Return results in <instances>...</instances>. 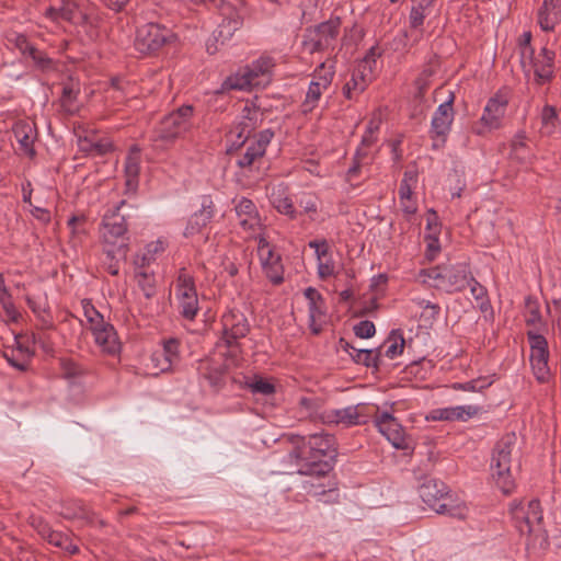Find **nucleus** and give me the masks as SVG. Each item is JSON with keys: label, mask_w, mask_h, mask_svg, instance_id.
<instances>
[{"label": "nucleus", "mask_w": 561, "mask_h": 561, "mask_svg": "<svg viewBox=\"0 0 561 561\" xmlns=\"http://www.w3.org/2000/svg\"><path fill=\"white\" fill-rule=\"evenodd\" d=\"M309 247L314 249L317 260L321 261V259H325L329 255V245L325 240H313L309 242Z\"/></svg>", "instance_id": "338daca9"}, {"label": "nucleus", "mask_w": 561, "mask_h": 561, "mask_svg": "<svg viewBox=\"0 0 561 561\" xmlns=\"http://www.w3.org/2000/svg\"><path fill=\"white\" fill-rule=\"evenodd\" d=\"M518 451V437L515 433L503 435L493 448L490 460L491 477L504 494H510L515 488L512 463Z\"/></svg>", "instance_id": "f03ea898"}, {"label": "nucleus", "mask_w": 561, "mask_h": 561, "mask_svg": "<svg viewBox=\"0 0 561 561\" xmlns=\"http://www.w3.org/2000/svg\"><path fill=\"white\" fill-rule=\"evenodd\" d=\"M259 237L257 254L260 261L265 271L266 276L274 284L283 282V268L280 265V256L274 252L272 245L266 241L265 238Z\"/></svg>", "instance_id": "b1692460"}, {"label": "nucleus", "mask_w": 561, "mask_h": 561, "mask_svg": "<svg viewBox=\"0 0 561 561\" xmlns=\"http://www.w3.org/2000/svg\"><path fill=\"white\" fill-rule=\"evenodd\" d=\"M32 343H35L34 336L32 337ZM33 355L34 350L31 347V339L25 335H15L13 346L3 354L7 362L21 371L27 370Z\"/></svg>", "instance_id": "412c9836"}, {"label": "nucleus", "mask_w": 561, "mask_h": 561, "mask_svg": "<svg viewBox=\"0 0 561 561\" xmlns=\"http://www.w3.org/2000/svg\"><path fill=\"white\" fill-rule=\"evenodd\" d=\"M334 270L335 266L331 256L318 261V274L320 278L324 279L332 276L334 274Z\"/></svg>", "instance_id": "e2e57ef3"}, {"label": "nucleus", "mask_w": 561, "mask_h": 561, "mask_svg": "<svg viewBox=\"0 0 561 561\" xmlns=\"http://www.w3.org/2000/svg\"><path fill=\"white\" fill-rule=\"evenodd\" d=\"M193 106L183 105L164 116L153 131V140L171 144L192 128Z\"/></svg>", "instance_id": "423d86ee"}, {"label": "nucleus", "mask_w": 561, "mask_h": 561, "mask_svg": "<svg viewBox=\"0 0 561 561\" xmlns=\"http://www.w3.org/2000/svg\"><path fill=\"white\" fill-rule=\"evenodd\" d=\"M7 45L18 49L22 56L26 57L27 51L33 46L24 34L18 32H9L5 36Z\"/></svg>", "instance_id": "de8ad7c7"}, {"label": "nucleus", "mask_w": 561, "mask_h": 561, "mask_svg": "<svg viewBox=\"0 0 561 561\" xmlns=\"http://www.w3.org/2000/svg\"><path fill=\"white\" fill-rule=\"evenodd\" d=\"M46 540L50 545L61 548L69 552L70 554H75L78 552V547L70 540V538L67 535L62 533L51 530Z\"/></svg>", "instance_id": "49530a36"}, {"label": "nucleus", "mask_w": 561, "mask_h": 561, "mask_svg": "<svg viewBox=\"0 0 561 561\" xmlns=\"http://www.w3.org/2000/svg\"><path fill=\"white\" fill-rule=\"evenodd\" d=\"M455 95L449 92L448 99L438 105L431 122V136L434 139L433 147L440 148L450 131L454 121L455 112L454 104Z\"/></svg>", "instance_id": "2eb2a0df"}, {"label": "nucleus", "mask_w": 561, "mask_h": 561, "mask_svg": "<svg viewBox=\"0 0 561 561\" xmlns=\"http://www.w3.org/2000/svg\"><path fill=\"white\" fill-rule=\"evenodd\" d=\"M561 21V0H546L538 11V23L541 30L552 31Z\"/></svg>", "instance_id": "7c9ffc66"}, {"label": "nucleus", "mask_w": 561, "mask_h": 561, "mask_svg": "<svg viewBox=\"0 0 561 561\" xmlns=\"http://www.w3.org/2000/svg\"><path fill=\"white\" fill-rule=\"evenodd\" d=\"M273 136V131L265 129L253 140H249L244 152L237 160L238 167L241 169L259 170Z\"/></svg>", "instance_id": "a211bd4d"}, {"label": "nucleus", "mask_w": 561, "mask_h": 561, "mask_svg": "<svg viewBox=\"0 0 561 561\" xmlns=\"http://www.w3.org/2000/svg\"><path fill=\"white\" fill-rule=\"evenodd\" d=\"M419 280L436 289L453 294L463 290L472 280V276L468 266L459 263L422 270L419 273Z\"/></svg>", "instance_id": "7ed1b4c3"}, {"label": "nucleus", "mask_w": 561, "mask_h": 561, "mask_svg": "<svg viewBox=\"0 0 561 561\" xmlns=\"http://www.w3.org/2000/svg\"><path fill=\"white\" fill-rule=\"evenodd\" d=\"M335 456L334 438L328 434H312L301 437L298 445L287 458L296 461V472L302 476L325 477L332 470V463L325 457Z\"/></svg>", "instance_id": "f257e3e1"}, {"label": "nucleus", "mask_w": 561, "mask_h": 561, "mask_svg": "<svg viewBox=\"0 0 561 561\" xmlns=\"http://www.w3.org/2000/svg\"><path fill=\"white\" fill-rule=\"evenodd\" d=\"M525 322L529 327L539 329L543 325L540 305L536 298L528 296L525 299Z\"/></svg>", "instance_id": "37998d69"}, {"label": "nucleus", "mask_w": 561, "mask_h": 561, "mask_svg": "<svg viewBox=\"0 0 561 561\" xmlns=\"http://www.w3.org/2000/svg\"><path fill=\"white\" fill-rule=\"evenodd\" d=\"M467 286H470L471 295L477 300L479 308L482 311H486L490 308V304L486 299L485 288L482 285H480L473 277L472 280H470V284H468Z\"/></svg>", "instance_id": "3c124183"}, {"label": "nucleus", "mask_w": 561, "mask_h": 561, "mask_svg": "<svg viewBox=\"0 0 561 561\" xmlns=\"http://www.w3.org/2000/svg\"><path fill=\"white\" fill-rule=\"evenodd\" d=\"M298 204L302 208L304 213L308 214L311 219H314L313 215H316L318 211L317 196L309 193H305L300 196Z\"/></svg>", "instance_id": "5fc2aeb1"}, {"label": "nucleus", "mask_w": 561, "mask_h": 561, "mask_svg": "<svg viewBox=\"0 0 561 561\" xmlns=\"http://www.w3.org/2000/svg\"><path fill=\"white\" fill-rule=\"evenodd\" d=\"M90 331L94 336L95 344L102 352L111 355L118 353L121 343L114 327L110 322L104 321Z\"/></svg>", "instance_id": "bb28decb"}, {"label": "nucleus", "mask_w": 561, "mask_h": 561, "mask_svg": "<svg viewBox=\"0 0 561 561\" xmlns=\"http://www.w3.org/2000/svg\"><path fill=\"white\" fill-rule=\"evenodd\" d=\"M173 38L171 30L158 23H147L137 28L135 47L141 54H151Z\"/></svg>", "instance_id": "9d476101"}, {"label": "nucleus", "mask_w": 561, "mask_h": 561, "mask_svg": "<svg viewBox=\"0 0 561 561\" xmlns=\"http://www.w3.org/2000/svg\"><path fill=\"white\" fill-rule=\"evenodd\" d=\"M343 347L357 364H363L366 367H378L379 350L356 348L346 342Z\"/></svg>", "instance_id": "4c0bfd02"}, {"label": "nucleus", "mask_w": 561, "mask_h": 561, "mask_svg": "<svg viewBox=\"0 0 561 561\" xmlns=\"http://www.w3.org/2000/svg\"><path fill=\"white\" fill-rule=\"evenodd\" d=\"M140 171V150L133 147L125 160V175L126 184L128 187L137 185L138 175Z\"/></svg>", "instance_id": "58836bf2"}, {"label": "nucleus", "mask_w": 561, "mask_h": 561, "mask_svg": "<svg viewBox=\"0 0 561 561\" xmlns=\"http://www.w3.org/2000/svg\"><path fill=\"white\" fill-rule=\"evenodd\" d=\"M540 133L546 136H550L556 133L559 126V116L557 111L551 105L543 106L540 113Z\"/></svg>", "instance_id": "79ce46f5"}, {"label": "nucleus", "mask_w": 561, "mask_h": 561, "mask_svg": "<svg viewBox=\"0 0 561 561\" xmlns=\"http://www.w3.org/2000/svg\"><path fill=\"white\" fill-rule=\"evenodd\" d=\"M240 7V0H234V2H231L230 0H221L219 14L222 18V21L215 32V39L220 44H225L229 41L234 32L241 27L243 15Z\"/></svg>", "instance_id": "f3484780"}, {"label": "nucleus", "mask_w": 561, "mask_h": 561, "mask_svg": "<svg viewBox=\"0 0 561 561\" xmlns=\"http://www.w3.org/2000/svg\"><path fill=\"white\" fill-rule=\"evenodd\" d=\"M15 138L20 145V149L27 156L33 157L35 154L33 144V128L30 125L22 124L16 125L14 128Z\"/></svg>", "instance_id": "a19ab883"}, {"label": "nucleus", "mask_w": 561, "mask_h": 561, "mask_svg": "<svg viewBox=\"0 0 561 561\" xmlns=\"http://www.w3.org/2000/svg\"><path fill=\"white\" fill-rule=\"evenodd\" d=\"M44 15L53 22L62 20L72 25H85L89 23L88 13L73 0H60L59 5L48 7Z\"/></svg>", "instance_id": "aec40b11"}, {"label": "nucleus", "mask_w": 561, "mask_h": 561, "mask_svg": "<svg viewBox=\"0 0 561 561\" xmlns=\"http://www.w3.org/2000/svg\"><path fill=\"white\" fill-rule=\"evenodd\" d=\"M222 339L230 348L233 357L238 356V340L244 337L250 331L247 317L238 310H229L221 317Z\"/></svg>", "instance_id": "ddd939ff"}, {"label": "nucleus", "mask_w": 561, "mask_h": 561, "mask_svg": "<svg viewBox=\"0 0 561 561\" xmlns=\"http://www.w3.org/2000/svg\"><path fill=\"white\" fill-rule=\"evenodd\" d=\"M480 412L477 405H457L437 409L434 411V419L443 421H462L466 422L474 417Z\"/></svg>", "instance_id": "2f4dec72"}, {"label": "nucleus", "mask_w": 561, "mask_h": 561, "mask_svg": "<svg viewBox=\"0 0 561 561\" xmlns=\"http://www.w3.org/2000/svg\"><path fill=\"white\" fill-rule=\"evenodd\" d=\"M240 227L251 237L260 236L262 220L255 204L245 197L240 198L234 206Z\"/></svg>", "instance_id": "5701e85b"}, {"label": "nucleus", "mask_w": 561, "mask_h": 561, "mask_svg": "<svg viewBox=\"0 0 561 561\" xmlns=\"http://www.w3.org/2000/svg\"><path fill=\"white\" fill-rule=\"evenodd\" d=\"M417 306L422 308L421 317L424 319L425 322L433 323L437 320L440 307L437 304H433L425 299H420L416 301Z\"/></svg>", "instance_id": "8fccbe9b"}, {"label": "nucleus", "mask_w": 561, "mask_h": 561, "mask_svg": "<svg viewBox=\"0 0 561 561\" xmlns=\"http://www.w3.org/2000/svg\"><path fill=\"white\" fill-rule=\"evenodd\" d=\"M82 308L84 317L89 323L90 330L94 329L95 327L100 325L105 321L103 316L94 308V306L90 301L83 300Z\"/></svg>", "instance_id": "603ef678"}, {"label": "nucleus", "mask_w": 561, "mask_h": 561, "mask_svg": "<svg viewBox=\"0 0 561 561\" xmlns=\"http://www.w3.org/2000/svg\"><path fill=\"white\" fill-rule=\"evenodd\" d=\"M419 494L422 501L437 514L459 519L465 518L468 514L466 504L454 500L448 486L443 481L434 479L425 481L421 484Z\"/></svg>", "instance_id": "39448f33"}, {"label": "nucleus", "mask_w": 561, "mask_h": 561, "mask_svg": "<svg viewBox=\"0 0 561 561\" xmlns=\"http://www.w3.org/2000/svg\"><path fill=\"white\" fill-rule=\"evenodd\" d=\"M180 342L176 339H169L163 342L162 348L152 353L150 360L156 369L154 375L171 371L180 363Z\"/></svg>", "instance_id": "4be33fe9"}, {"label": "nucleus", "mask_w": 561, "mask_h": 561, "mask_svg": "<svg viewBox=\"0 0 561 561\" xmlns=\"http://www.w3.org/2000/svg\"><path fill=\"white\" fill-rule=\"evenodd\" d=\"M176 298L181 314L193 320L198 311V298L193 276L185 267L179 271L176 279Z\"/></svg>", "instance_id": "f8f14e48"}, {"label": "nucleus", "mask_w": 561, "mask_h": 561, "mask_svg": "<svg viewBox=\"0 0 561 561\" xmlns=\"http://www.w3.org/2000/svg\"><path fill=\"white\" fill-rule=\"evenodd\" d=\"M272 205L276 210L283 215L288 216L290 219L296 218L297 211L294 207L291 199L287 194V188L283 184L273 186L268 194Z\"/></svg>", "instance_id": "473e14b6"}, {"label": "nucleus", "mask_w": 561, "mask_h": 561, "mask_svg": "<svg viewBox=\"0 0 561 561\" xmlns=\"http://www.w3.org/2000/svg\"><path fill=\"white\" fill-rule=\"evenodd\" d=\"M491 385V381H486L485 379H477V380H470L463 383H457L455 385L456 389H461L463 391H479L482 390Z\"/></svg>", "instance_id": "0e129e2a"}, {"label": "nucleus", "mask_w": 561, "mask_h": 561, "mask_svg": "<svg viewBox=\"0 0 561 561\" xmlns=\"http://www.w3.org/2000/svg\"><path fill=\"white\" fill-rule=\"evenodd\" d=\"M374 424L378 432L385 436L396 449L404 450L410 447L408 435L398 419L393 416L392 412L377 410L374 415Z\"/></svg>", "instance_id": "4468645a"}, {"label": "nucleus", "mask_w": 561, "mask_h": 561, "mask_svg": "<svg viewBox=\"0 0 561 561\" xmlns=\"http://www.w3.org/2000/svg\"><path fill=\"white\" fill-rule=\"evenodd\" d=\"M213 217L214 203L208 196H204L202 199V208L198 211L194 213L188 219V222L184 230V236L192 237L201 232L202 229L206 227L207 224L210 222Z\"/></svg>", "instance_id": "c85d7f7f"}, {"label": "nucleus", "mask_w": 561, "mask_h": 561, "mask_svg": "<svg viewBox=\"0 0 561 561\" xmlns=\"http://www.w3.org/2000/svg\"><path fill=\"white\" fill-rule=\"evenodd\" d=\"M334 77L332 66L327 67L321 64L314 71L313 78L309 83L306 98L301 103V112L307 114L312 112L321 99V95L330 88Z\"/></svg>", "instance_id": "dca6fc26"}, {"label": "nucleus", "mask_w": 561, "mask_h": 561, "mask_svg": "<svg viewBox=\"0 0 561 561\" xmlns=\"http://www.w3.org/2000/svg\"><path fill=\"white\" fill-rule=\"evenodd\" d=\"M84 222V218L83 217H77V216H72L69 220H68V226L71 230V234L73 237V239H78L80 240V236L85 233V230L82 226V224Z\"/></svg>", "instance_id": "69168bd1"}, {"label": "nucleus", "mask_w": 561, "mask_h": 561, "mask_svg": "<svg viewBox=\"0 0 561 561\" xmlns=\"http://www.w3.org/2000/svg\"><path fill=\"white\" fill-rule=\"evenodd\" d=\"M104 255H105V260L103 263H104L106 271L113 276L118 275L119 262L122 260H125L127 255H118V254H112V255L104 254Z\"/></svg>", "instance_id": "680f3d73"}, {"label": "nucleus", "mask_w": 561, "mask_h": 561, "mask_svg": "<svg viewBox=\"0 0 561 561\" xmlns=\"http://www.w3.org/2000/svg\"><path fill=\"white\" fill-rule=\"evenodd\" d=\"M198 373L214 389H219L224 383L225 368L220 364H214L208 359L203 360L198 367Z\"/></svg>", "instance_id": "c9c22d12"}, {"label": "nucleus", "mask_w": 561, "mask_h": 561, "mask_svg": "<svg viewBox=\"0 0 561 561\" xmlns=\"http://www.w3.org/2000/svg\"><path fill=\"white\" fill-rule=\"evenodd\" d=\"M341 20L330 19L317 26L306 30L302 46L306 51L313 54L333 46L340 33Z\"/></svg>", "instance_id": "6e6552de"}, {"label": "nucleus", "mask_w": 561, "mask_h": 561, "mask_svg": "<svg viewBox=\"0 0 561 561\" xmlns=\"http://www.w3.org/2000/svg\"><path fill=\"white\" fill-rule=\"evenodd\" d=\"M510 511L520 534H530L542 519V511L538 500L529 501L527 507L522 503H512Z\"/></svg>", "instance_id": "6ab92c4d"}, {"label": "nucleus", "mask_w": 561, "mask_h": 561, "mask_svg": "<svg viewBox=\"0 0 561 561\" xmlns=\"http://www.w3.org/2000/svg\"><path fill=\"white\" fill-rule=\"evenodd\" d=\"M527 339L530 346V365L533 373L539 382H548L551 376L548 366V342L542 334L534 330L527 332Z\"/></svg>", "instance_id": "9b49d317"}, {"label": "nucleus", "mask_w": 561, "mask_h": 561, "mask_svg": "<svg viewBox=\"0 0 561 561\" xmlns=\"http://www.w3.org/2000/svg\"><path fill=\"white\" fill-rule=\"evenodd\" d=\"M377 135L370 133H364L360 141V146L356 150V157H367L368 150L376 144Z\"/></svg>", "instance_id": "052dcab7"}, {"label": "nucleus", "mask_w": 561, "mask_h": 561, "mask_svg": "<svg viewBox=\"0 0 561 561\" xmlns=\"http://www.w3.org/2000/svg\"><path fill=\"white\" fill-rule=\"evenodd\" d=\"M510 100L511 94L507 89L499 90L488 100L483 110V114L480 118L481 126L476 130L478 135H482L485 131H491L502 127Z\"/></svg>", "instance_id": "1a4fd4ad"}, {"label": "nucleus", "mask_w": 561, "mask_h": 561, "mask_svg": "<svg viewBox=\"0 0 561 561\" xmlns=\"http://www.w3.org/2000/svg\"><path fill=\"white\" fill-rule=\"evenodd\" d=\"M354 334L359 339H370L376 333L375 324L369 320L358 322L353 328Z\"/></svg>", "instance_id": "4d7b16f0"}, {"label": "nucleus", "mask_w": 561, "mask_h": 561, "mask_svg": "<svg viewBox=\"0 0 561 561\" xmlns=\"http://www.w3.org/2000/svg\"><path fill=\"white\" fill-rule=\"evenodd\" d=\"M32 526L36 529V531L38 533V535L44 538V539H47V537L49 536V534L51 533V528L49 527V525L44 520L42 519L41 517H33L32 519Z\"/></svg>", "instance_id": "774afa93"}, {"label": "nucleus", "mask_w": 561, "mask_h": 561, "mask_svg": "<svg viewBox=\"0 0 561 561\" xmlns=\"http://www.w3.org/2000/svg\"><path fill=\"white\" fill-rule=\"evenodd\" d=\"M531 42V34L530 32H525L519 37V51H520V58L522 62L525 66L527 60H533L534 50L530 46Z\"/></svg>", "instance_id": "6e6d98bb"}, {"label": "nucleus", "mask_w": 561, "mask_h": 561, "mask_svg": "<svg viewBox=\"0 0 561 561\" xmlns=\"http://www.w3.org/2000/svg\"><path fill=\"white\" fill-rule=\"evenodd\" d=\"M375 48H371L366 56L355 66L351 78L343 87V95L348 100L356 99L362 94L375 78L377 57Z\"/></svg>", "instance_id": "0eeeda50"}, {"label": "nucleus", "mask_w": 561, "mask_h": 561, "mask_svg": "<svg viewBox=\"0 0 561 561\" xmlns=\"http://www.w3.org/2000/svg\"><path fill=\"white\" fill-rule=\"evenodd\" d=\"M249 388L253 393H260L263 396H270L275 392L274 385L263 378L253 380L249 383Z\"/></svg>", "instance_id": "13d9d810"}, {"label": "nucleus", "mask_w": 561, "mask_h": 561, "mask_svg": "<svg viewBox=\"0 0 561 561\" xmlns=\"http://www.w3.org/2000/svg\"><path fill=\"white\" fill-rule=\"evenodd\" d=\"M364 404L350 405L343 409H333L325 411L322 420L328 424L343 425L345 427L355 426L364 423L362 420V409Z\"/></svg>", "instance_id": "a878e982"}, {"label": "nucleus", "mask_w": 561, "mask_h": 561, "mask_svg": "<svg viewBox=\"0 0 561 561\" xmlns=\"http://www.w3.org/2000/svg\"><path fill=\"white\" fill-rule=\"evenodd\" d=\"M554 54L547 48H542L537 57H533V60H528L534 68L535 76L539 83H543L552 77Z\"/></svg>", "instance_id": "72a5a7b5"}, {"label": "nucleus", "mask_w": 561, "mask_h": 561, "mask_svg": "<svg viewBox=\"0 0 561 561\" xmlns=\"http://www.w3.org/2000/svg\"><path fill=\"white\" fill-rule=\"evenodd\" d=\"M416 183V174L412 171H405L399 187V199L412 196V186Z\"/></svg>", "instance_id": "864d4df0"}, {"label": "nucleus", "mask_w": 561, "mask_h": 561, "mask_svg": "<svg viewBox=\"0 0 561 561\" xmlns=\"http://www.w3.org/2000/svg\"><path fill=\"white\" fill-rule=\"evenodd\" d=\"M308 300L309 328L313 334H319L327 322V305L322 295L313 287L305 290Z\"/></svg>", "instance_id": "393cba45"}, {"label": "nucleus", "mask_w": 561, "mask_h": 561, "mask_svg": "<svg viewBox=\"0 0 561 561\" xmlns=\"http://www.w3.org/2000/svg\"><path fill=\"white\" fill-rule=\"evenodd\" d=\"M80 92L79 82L72 79L68 80L62 85L60 104L65 112L73 114L78 111V95Z\"/></svg>", "instance_id": "e433bc0d"}, {"label": "nucleus", "mask_w": 561, "mask_h": 561, "mask_svg": "<svg viewBox=\"0 0 561 561\" xmlns=\"http://www.w3.org/2000/svg\"><path fill=\"white\" fill-rule=\"evenodd\" d=\"M260 116L261 113L259 110L245 105L242 110L240 122L233 130H231L230 135L236 136L241 140L240 144L243 145L249 139L251 133L255 129Z\"/></svg>", "instance_id": "c756f323"}, {"label": "nucleus", "mask_w": 561, "mask_h": 561, "mask_svg": "<svg viewBox=\"0 0 561 561\" xmlns=\"http://www.w3.org/2000/svg\"><path fill=\"white\" fill-rule=\"evenodd\" d=\"M253 81L250 80L245 68L240 69L238 72L229 76L221 84V92L230 90L245 91L254 88Z\"/></svg>", "instance_id": "ea45409f"}, {"label": "nucleus", "mask_w": 561, "mask_h": 561, "mask_svg": "<svg viewBox=\"0 0 561 561\" xmlns=\"http://www.w3.org/2000/svg\"><path fill=\"white\" fill-rule=\"evenodd\" d=\"M404 343L403 335L400 331H391L386 341L387 348L385 351V355L390 359L401 355L404 348Z\"/></svg>", "instance_id": "a18cd8bd"}, {"label": "nucleus", "mask_w": 561, "mask_h": 561, "mask_svg": "<svg viewBox=\"0 0 561 561\" xmlns=\"http://www.w3.org/2000/svg\"><path fill=\"white\" fill-rule=\"evenodd\" d=\"M25 58H31L35 67H37L41 70H49L54 67L53 59L49 58L44 51L38 50L34 46H32L31 49L27 51Z\"/></svg>", "instance_id": "09e8293b"}, {"label": "nucleus", "mask_w": 561, "mask_h": 561, "mask_svg": "<svg viewBox=\"0 0 561 561\" xmlns=\"http://www.w3.org/2000/svg\"><path fill=\"white\" fill-rule=\"evenodd\" d=\"M275 62L272 57L262 56L244 68L250 80L253 81L252 84L256 88L265 87L271 82Z\"/></svg>", "instance_id": "cd10ccee"}, {"label": "nucleus", "mask_w": 561, "mask_h": 561, "mask_svg": "<svg viewBox=\"0 0 561 561\" xmlns=\"http://www.w3.org/2000/svg\"><path fill=\"white\" fill-rule=\"evenodd\" d=\"M526 135L524 131L517 133L512 140V152L517 159H525Z\"/></svg>", "instance_id": "bf43d9fd"}, {"label": "nucleus", "mask_w": 561, "mask_h": 561, "mask_svg": "<svg viewBox=\"0 0 561 561\" xmlns=\"http://www.w3.org/2000/svg\"><path fill=\"white\" fill-rule=\"evenodd\" d=\"M124 204L125 201H122L113 210L106 213L102 219L100 238L104 254L127 255L129 251L127 224L125 217L119 214V209Z\"/></svg>", "instance_id": "20e7f679"}, {"label": "nucleus", "mask_w": 561, "mask_h": 561, "mask_svg": "<svg viewBox=\"0 0 561 561\" xmlns=\"http://www.w3.org/2000/svg\"><path fill=\"white\" fill-rule=\"evenodd\" d=\"M138 288L147 299L156 296L157 285L153 274L147 273L145 270H135Z\"/></svg>", "instance_id": "c03bdc74"}, {"label": "nucleus", "mask_w": 561, "mask_h": 561, "mask_svg": "<svg viewBox=\"0 0 561 561\" xmlns=\"http://www.w3.org/2000/svg\"><path fill=\"white\" fill-rule=\"evenodd\" d=\"M165 243L163 240H157L148 243L145 249L138 253L134 259L135 270H145L157 256L164 252Z\"/></svg>", "instance_id": "f704fd0d"}]
</instances>
